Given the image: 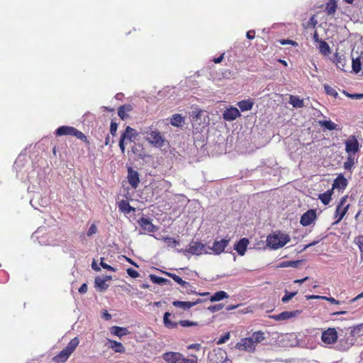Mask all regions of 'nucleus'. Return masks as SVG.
Masks as SVG:
<instances>
[{
    "label": "nucleus",
    "mask_w": 363,
    "mask_h": 363,
    "mask_svg": "<svg viewBox=\"0 0 363 363\" xmlns=\"http://www.w3.org/2000/svg\"><path fill=\"white\" fill-rule=\"evenodd\" d=\"M106 279L97 277L95 279V285L100 289V291H105L108 287V285L106 284Z\"/></svg>",
    "instance_id": "35"
},
{
    "label": "nucleus",
    "mask_w": 363,
    "mask_h": 363,
    "mask_svg": "<svg viewBox=\"0 0 363 363\" xmlns=\"http://www.w3.org/2000/svg\"><path fill=\"white\" fill-rule=\"evenodd\" d=\"M128 181L133 189H137L140 183L139 173L132 167L128 168Z\"/></svg>",
    "instance_id": "13"
},
{
    "label": "nucleus",
    "mask_w": 363,
    "mask_h": 363,
    "mask_svg": "<svg viewBox=\"0 0 363 363\" xmlns=\"http://www.w3.org/2000/svg\"><path fill=\"white\" fill-rule=\"evenodd\" d=\"M201 302V299H197L194 302L191 301H174L172 304L174 306L182 308L183 310H189L191 307L196 306V304Z\"/></svg>",
    "instance_id": "20"
},
{
    "label": "nucleus",
    "mask_w": 363,
    "mask_h": 363,
    "mask_svg": "<svg viewBox=\"0 0 363 363\" xmlns=\"http://www.w3.org/2000/svg\"><path fill=\"white\" fill-rule=\"evenodd\" d=\"M163 240L168 245L171 246H177L179 245V242L174 238H171L169 236L163 237Z\"/></svg>",
    "instance_id": "44"
},
{
    "label": "nucleus",
    "mask_w": 363,
    "mask_h": 363,
    "mask_svg": "<svg viewBox=\"0 0 363 363\" xmlns=\"http://www.w3.org/2000/svg\"><path fill=\"white\" fill-rule=\"evenodd\" d=\"M147 140L155 147H162L164 143V138L158 130L147 133Z\"/></svg>",
    "instance_id": "7"
},
{
    "label": "nucleus",
    "mask_w": 363,
    "mask_h": 363,
    "mask_svg": "<svg viewBox=\"0 0 363 363\" xmlns=\"http://www.w3.org/2000/svg\"><path fill=\"white\" fill-rule=\"evenodd\" d=\"M347 199V196H345L340 199L338 205L336 207L335 217L337 218L335 223H339L347 213L350 205L345 206Z\"/></svg>",
    "instance_id": "6"
},
{
    "label": "nucleus",
    "mask_w": 363,
    "mask_h": 363,
    "mask_svg": "<svg viewBox=\"0 0 363 363\" xmlns=\"http://www.w3.org/2000/svg\"><path fill=\"white\" fill-rule=\"evenodd\" d=\"M347 186V181L345 177L342 174H340L334 180L333 184V191L335 189L338 190H344Z\"/></svg>",
    "instance_id": "19"
},
{
    "label": "nucleus",
    "mask_w": 363,
    "mask_h": 363,
    "mask_svg": "<svg viewBox=\"0 0 363 363\" xmlns=\"http://www.w3.org/2000/svg\"><path fill=\"white\" fill-rule=\"evenodd\" d=\"M237 105L242 111H246L252 108L254 102L252 99H247L238 102Z\"/></svg>",
    "instance_id": "25"
},
{
    "label": "nucleus",
    "mask_w": 363,
    "mask_h": 363,
    "mask_svg": "<svg viewBox=\"0 0 363 363\" xmlns=\"http://www.w3.org/2000/svg\"><path fill=\"white\" fill-rule=\"evenodd\" d=\"M313 38L314 42H315V43H319L320 41L322 40L319 39L318 34V32L316 30H315V31H314V33L313 35Z\"/></svg>",
    "instance_id": "62"
},
{
    "label": "nucleus",
    "mask_w": 363,
    "mask_h": 363,
    "mask_svg": "<svg viewBox=\"0 0 363 363\" xmlns=\"http://www.w3.org/2000/svg\"><path fill=\"white\" fill-rule=\"evenodd\" d=\"M79 344V340L77 337L72 339L66 347L52 358L53 362L55 363L65 362L76 350Z\"/></svg>",
    "instance_id": "3"
},
{
    "label": "nucleus",
    "mask_w": 363,
    "mask_h": 363,
    "mask_svg": "<svg viewBox=\"0 0 363 363\" xmlns=\"http://www.w3.org/2000/svg\"><path fill=\"white\" fill-rule=\"evenodd\" d=\"M319 124L329 130L337 129V125L331 121H320Z\"/></svg>",
    "instance_id": "36"
},
{
    "label": "nucleus",
    "mask_w": 363,
    "mask_h": 363,
    "mask_svg": "<svg viewBox=\"0 0 363 363\" xmlns=\"http://www.w3.org/2000/svg\"><path fill=\"white\" fill-rule=\"evenodd\" d=\"M249 243V240L243 238L235 243L234 250H236L238 255L243 256L247 250Z\"/></svg>",
    "instance_id": "18"
},
{
    "label": "nucleus",
    "mask_w": 363,
    "mask_h": 363,
    "mask_svg": "<svg viewBox=\"0 0 363 363\" xmlns=\"http://www.w3.org/2000/svg\"><path fill=\"white\" fill-rule=\"evenodd\" d=\"M108 341L110 342L109 347L113 349L115 352L124 353L125 352V347L122 345L121 342L111 340H108Z\"/></svg>",
    "instance_id": "26"
},
{
    "label": "nucleus",
    "mask_w": 363,
    "mask_h": 363,
    "mask_svg": "<svg viewBox=\"0 0 363 363\" xmlns=\"http://www.w3.org/2000/svg\"><path fill=\"white\" fill-rule=\"evenodd\" d=\"M301 262L300 260H296V261H289V267H297L298 264Z\"/></svg>",
    "instance_id": "60"
},
{
    "label": "nucleus",
    "mask_w": 363,
    "mask_h": 363,
    "mask_svg": "<svg viewBox=\"0 0 363 363\" xmlns=\"http://www.w3.org/2000/svg\"><path fill=\"white\" fill-rule=\"evenodd\" d=\"M290 241V237L287 234L276 232L269 234L267 237V245L272 250H277L284 247Z\"/></svg>",
    "instance_id": "2"
},
{
    "label": "nucleus",
    "mask_w": 363,
    "mask_h": 363,
    "mask_svg": "<svg viewBox=\"0 0 363 363\" xmlns=\"http://www.w3.org/2000/svg\"><path fill=\"white\" fill-rule=\"evenodd\" d=\"M319 51L323 55H328L330 53V48L329 45L324 40H321L319 43Z\"/></svg>",
    "instance_id": "34"
},
{
    "label": "nucleus",
    "mask_w": 363,
    "mask_h": 363,
    "mask_svg": "<svg viewBox=\"0 0 363 363\" xmlns=\"http://www.w3.org/2000/svg\"><path fill=\"white\" fill-rule=\"evenodd\" d=\"M97 233V228L95 224H91V226L89 227L88 231H87V233L86 235L90 237L94 234H96Z\"/></svg>",
    "instance_id": "50"
},
{
    "label": "nucleus",
    "mask_w": 363,
    "mask_h": 363,
    "mask_svg": "<svg viewBox=\"0 0 363 363\" xmlns=\"http://www.w3.org/2000/svg\"><path fill=\"white\" fill-rule=\"evenodd\" d=\"M240 116L239 110L235 107L227 108L223 113V118L227 121H233Z\"/></svg>",
    "instance_id": "17"
},
{
    "label": "nucleus",
    "mask_w": 363,
    "mask_h": 363,
    "mask_svg": "<svg viewBox=\"0 0 363 363\" xmlns=\"http://www.w3.org/2000/svg\"><path fill=\"white\" fill-rule=\"evenodd\" d=\"M323 296H319V295H309V296H306V298L308 300H310V299H323Z\"/></svg>",
    "instance_id": "61"
},
{
    "label": "nucleus",
    "mask_w": 363,
    "mask_h": 363,
    "mask_svg": "<svg viewBox=\"0 0 363 363\" xmlns=\"http://www.w3.org/2000/svg\"><path fill=\"white\" fill-rule=\"evenodd\" d=\"M169 123L172 126L182 127L184 123V117L179 113L173 114L169 118Z\"/></svg>",
    "instance_id": "23"
},
{
    "label": "nucleus",
    "mask_w": 363,
    "mask_h": 363,
    "mask_svg": "<svg viewBox=\"0 0 363 363\" xmlns=\"http://www.w3.org/2000/svg\"><path fill=\"white\" fill-rule=\"evenodd\" d=\"M100 265L104 268V269H108L109 271H112V272H115V269L111 267V265H108V264L104 262L103 260L101 261L100 262Z\"/></svg>",
    "instance_id": "55"
},
{
    "label": "nucleus",
    "mask_w": 363,
    "mask_h": 363,
    "mask_svg": "<svg viewBox=\"0 0 363 363\" xmlns=\"http://www.w3.org/2000/svg\"><path fill=\"white\" fill-rule=\"evenodd\" d=\"M301 313L299 310L292 311H283L279 314L272 315L269 316L270 318L274 319L277 321L286 320L293 318L296 317Z\"/></svg>",
    "instance_id": "10"
},
{
    "label": "nucleus",
    "mask_w": 363,
    "mask_h": 363,
    "mask_svg": "<svg viewBox=\"0 0 363 363\" xmlns=\"http://www.w3.org/2000/svg\"><path fill=\"white\" fill-rule=\"evenodd\" d=\"M137 135V131L135 129L130 128V126H127L121 136H125L124 141L125 140L132 141L133 138H135Z\"/></svg>",
    "instance_id": "28"
},
{
    "label": "nucleus",
    "mask_w": 363,
    "mask_h": 363,
    "mask_svg": "<svg viewBox=\"0 0 363 363\" xmlns=\"http://www.w3.org/2000/svg\"><path fill=\"white\" fill-rule=\"evenodd\" d=\"M338 338L335 328H329L324 330L321 335V340L325 345H332L337 342Z\"/></svg>",
    "instance_id": "5"
},
{
    "label": "nucleus",
    "mask_w": 363,
    "mask_h": 363,
    "mask_svg": "<svg viewBox=\"0 0 363 363\" xmlns=\"http://www.w3.org/2000/svg\"><path fill=\"white\" fill-rule=\"evenodd\" d=\"M230 333H225L218 339V340L217 341V344L220 345L225 343L227 340L230 339Z\"/></svg>",
    "instance_id": "48"
},
{
    "label": "nucleus",
    "mask_w": 363,
    "mask_h": 363,
    "mask_svg": "<svg viewBox=\"0 0 363 363\" xmlns=\"http://www.w3.org/2000/svg\"><path fill=\"white\" fill-rule=\"evenodd\" d=\"M228 294L224 291H219L216 292L213 296H211L210 301L211 302L219 301L222 299L227 298Z\"/></svg>",
    "instance_id": "32"
},
{
    "label": "nucleus",
    "mask_w": 363,
    "mask_h": 363,
    "mask_svg": "<svg viewBox=\"0 0 363 363\" xmlns=\"http://www.w3.org/2000/svg\"><path fill=\"white\" fill-rule=\"evenodd\" d=\"M125 136H121L120 140H119V147L121 150V152L123 153L125 152V141H124Z\"/></svg>",
    "instance_id": "56"
},
{
    "label": "nucleus",
    "mask_w": 363,
    "mask_h": 363,
    "mask_svg": "<svg viewBox=\"0 0 363 363\" xmlns=\"http://www.w3.org/2000/svg\"><path fill=\"white\" fill-rule=\"evenodd\" d=\"M126 272L127 274L132 278H138L140 276V274L132 268L127 269Z\"/></svg>",
    "instance_id": "49"
},
{
    "label": "nucleus",
    "mask_w": 363,
    "mask_h": 363,
    "mask_svg": "<svg viewBox=\"0 0 363 363\" xmlns=\"http://www.w3.org/2000/svg\"><path fill=\"white\" fill-rule=\"evenodd\" d=\"M316 218V210L309 209L301 216L300 223L304 227L308 226L315 220Z\"/></svg>",
    "instance_id": "9"
},
{
    "label": "nucleus",
    "mask_w": 363,
    "mask_h": 363,
    "mask_svg": "<svg viewBox=\"0 0 363 363\" xmlns=\"http://www.w3.org/2000/svg\"><path fill=\"white\" fill-rule=\"evenodd\" d=\"M111 333L113 335L121 337L128 333V330L126 328H122L119 326H113L111 328Z\"/></svg>",
    "instance_id": "27"
},
{
    "label": "nucleus",
    "mask_w": 363,
    "mask_h": 363,
    "mask_svg": "<svg viewBox=\"0 0 363 363\" xmlns=\"http://www.w3.org/2000/svg\"><path fill=\"white\" fill-rule=\"evenodd\" d=\"M333 62L338 69L345 71V67L346 65V59L342 55H340V53L336 52L334 55Z\"/></svg>",
    "instance_id": "22"
},
{
    "label": "nucleus",
    "mask_w": 363,
    "mask_h": 363,
    "mask_svg": "<svg viewBox=\"0 0 363 363\" xmlns=\"http://www.w3.org/2000/svg\"><path fill=\"white\" fill-rule=\"evenodd\" d=\"M225 53H222L219 57H215L213 61L216 64L220 63L224 58Z\"/></svg>",
    "instance_id": "59"
},
{
    "label": "nucleus",
    "mask_w": 363,
    "mask_h": 363,
    "mask_svg": "<svg viewBox=\"0 0 363 363\" xmlns=\"http://www.w3.org/2000/svg\"><path fill=\"white\" fill-rule=\"evenodd\" d=\"M323 300H326V301H329L332 304L338 305V304L340 303V301L335 299L333 297L323 296Z\"/></svg>",
    "instance_id": "54"
},
{
    "label": "nucleus",
    "mask_w": 363,
    "mask_h": 363,
    "mask_svg": "<svg viewBox=\"0 0 363 363\" xmlns=\"http://www.w3.org/2000/svg\"><path fill=\"white\" fill-rule=\"evenodd\" d=\"M354 165V157L349 155L347 160L344 162V168L347 170H351Z\"/></svg>",
    "instance_id": "43"
},
{
    "label": "nucleus",
    "mask_w": 363,
    "mask_h": 363,
    "mask_svg": "<svg viewBox=\"0 0 363 363\" xmlns=\"http://www.w3.org/2000/svg\"><path fill=\"white\" fill-rule=\"evenodd\" d=\"M350 98L352 99H362L363 98V94H348Z\"/></svg>",
    "instance_id": "63"
},
{
    "label": "nucleus",
    "mask_w": 363,
    "mask_h": 363,
    "mask_svg": "<svg viewBox=\"0 0 363 363\" xmlns=\"http://www.w3.org/2000/svg\"><path fill=\"white\" fill-rule=\"evenodd\" d=\"M171 315L172 314L169 312H165L163 317L164 325L168 329H176L178 327V325H180L184 328L197 326L199 325L198 322L191 321L189 320H182L179 322L172 321L169 318Z\"/></svg>",
    "instance_id": "4"
},
{
    "label": "nucleus",
    "mask_w": 363,
    "mask_h": 363,
    "mask_svg": "<svg viewBox=\"0 0 363 363\" xmlns=\"http://www.w3.org/2000/svg\"><path fill=\"white\" fill-rule=\"evenodd\" d=\"M355 242L357 244L362 255H363V235L357 237L355 238Z\"/></svg>",
    "instance_id": "45"
},
{
    "label": "nucleus",
    "mask_w": 363,
    "mask_h": 363,
    "mask_svg": "<svg viewBox=\"0 0 363 363\" xmlns=\"http://www.w3.org/2000/svg\"><path fill=\"white\" fill-rule=\"evenodd\" d=\"M352 64L353 71L355 73L359 72V71L361 70V62L359 58L357 57L356 59H352Z\"/></svg>",
    "instance_id": "41"
},
{
    "label": "nucleus",
    "mask_w": 363,
    "mask_h": 363,
    "mask_svg": "<svg viewBox=\"0 0 363 363\" xmlns=\"http://www.w3.org/2000/svg\"><path fill=\"white\" fill-rule=\"evenodd\" d=\"M324 89L327 94L333 96L335 98H336L338 95V93L337 92V91L335 89H333V87H331L330 86H329L328 84L324 85Z\"/></svg>",
    "instance_id": "42"
},
{
    "label": "nucleus",
    "mask_w": 363,
    "mask_h": 363,
    "mask_svg": "<svg viewBox=\"0 0 363 363\" xmlns=\"http://www.w3.org/2000/svg\"><path fill=\"white\" fill-rule=\"evenodd\" d=\"M87 290H88V287H87V285L86 284H83L78 289V291L80 293V294H85L87 292Z\"/></svg>",
    "instance_id": "58"
},
{
    "label": "nucleus",
    "mask_w": 363,
    "mask_h": 363,
    "mask_svg": "<svg viewBox=\"0 0 363 363\" xmlns=\"http://www.w3.org/2000/svg\"><path fill=\"white\" fill-rule=\"evenodd\" d=\"M118 124L116 122L111 121L110 125V133L112 135H115L117 131Z\"/></svg>",
    "instance_id": "53"
},
{
    "label": "nucleus",
    "mask_w": 363,
    "mask_h": 363,
    "mask_svg": "<svg viewBox=\"0 0 363 363\" xmlns=\"http://www.w3.org/2000/svg\"><path fill=\"white\" fill-rule=\"evenodd\" d=\"M229 239H221L220 240H215L211 248L215 255H220L224 252L225 247L228 245Z\"/></svg>",
    "instance_id": "14"
},
{
    "label": "nucleus",
    "mask_w": 363,
    "mask_h": 363,
    "mask_svg": "<svg viewBox=\"0 0 363 363\" xmlns=\"http://www.w3.org/2000/svg\"><path fill=\"white\" fill-rule=\"evenodd\" d=\"M180 363H197V358L196 356H193L192 358L188 359L184 357V356L182 358Z\"/></svg>",
    "instance_id": "51"
},
{
    "label": "nucleus",
    "mask_w": 363,
    "mask_h": 363,
    "mask_svg": "<svg viewBox=\"0 0 363 363\" xmlns=\"http://www.w3.org/2000/svg\"><path fill=\"white\" fill-rule=\"evenodd\" d=\"M130 110L131 107L130 105L121 106L118 108V114L122 120H124L128 116V114L126 113V111H130Z\"/></svg>",
    "instance_id": "33"
},
{
    "label": "nucleus",
    "mask_w": 363,
    "mask_h": 363,
    "mask_svg": "<svg viewBox=\"0 0 363 363\" xmlns=\"http://www.w3.org/2000/svg\"><path fill=\"white\" fill-rule=\"evenodd\" d=\"M205 250V245L200 242L192 241L186 249V252L191 254L199 255L202 254V252Z\"/></svg>",
    "instance_id": "16"
},
{
    "label": "nucleus",
    "mask_w": 363,
    "mask_h": 363,
    "mask_svg": "<svg viewBox=\"0 0 363 363\" xmlns=\"http://www.w3.org/2000/svg\"><path fill=\"white\" fill-rule=\"evenodd\" d=\"M164 274L168 276L169 277L172 278L175 282L179 284L180 286H182L185 281H184L178 275L170 273V272H164Z\"/></svg>",
    "instance_id": "40"
},
{
    "label": "nucleus",
    "mask_w": 363,
    "mask_h": 363,
    "mask_svg": "<svg viewBox=\"0 0 363 363\" xmlns=\"http://www.w3.org/2000/svg\"><path fill=\"white\" fill-rule=\"evenodd\" d=\"M255 31L254 30H248L246 33V37L252 40L255 38Z\"/></svg>",
    "instance_id": "57"
},
{
    "label": "nucleus",
    "mask_w": 363,
    "mask_h": 363,
    "mask_svg": "<svg viewBox=\"0 0 363 363\" xmlns=\"http://www.w3.org/2000/svg\"><path fill=\"white\" fill-rule=\"evenodd\" d=\"M151 280L156 284H162L167 281V280L162 277H156L155 275H151Z\"/></svg>",
    "instance_id": "46"
},
{
    "label": "nucleus",
    "mask_w": 363,
    "mask_h": 363,
    "mask_svg": "<svg viewBox=\"0 0 363 363\" xmlns=\"http://www.w3.org/2000/svg\"><path fill=\"white\" fill-rule=\"evenodd\" d=\"M333 194V189H329L325 192L320 194L318 198L324 205H328L331 201Z\"/></svg>",
    "instance_id": "30"
},
{
    "label": "nucleus",
    "mask_w": 363,
    "mask_h": 363,
    "mask_svg": "<svg viewBox=\"0 0 363 363\" xmlns=\"http://www.w3.org/2000/svg\"><path fill=\"white\" fill-rule=\"evenodd\" d=\"M359 150V142L357 140L356 137L354 135H351L346 141H345V151L351 155V154H355Z\"/></svg>",
    "instance_id": "11"
},
{
    "label": "nucleus",
    "mask_w": 363,
    "mask_h": 363,
    "mask_svg": "<svg viewBox=\"0 0 363 363\" xmlns=\"http://www.w3.org/2000/svg\"><path fill=\"white\" fill-rule=\"evenodd\" d=\"M250 338L252 340L253 345L256 346V344L262 342L264 339V333L262 331H257L252 334Z\"/></svg>",
    "instance_id": "29"
},
{
    "label": "nucleus",
    "mask_w": 363,
    "mask_h": 363,
    "mask_svg": "<svg viewBox=\"0 0 363 363\" xmlns=\"http://www.w3.org/2000/svg\"><path fill=\"white\" fill-rule=\"evenodd\" d=\"M317 23L318 21L315 18V16L313 15L306 23H303V26L305 29H308L309 28H315Z\"/></svg>",
    "instance_id": "38"
},
{
    "label": "nucleus",
    "mask_w": 363,
    "mask_h": 363,
    "mask_svg": "<svg viewBox=\"0 0 363 363\" xmlns=\"http://www.w3.org/2000/svg\"><path fill=\"white\" fill-rule=\"evenodd\" d=\"M138 223L140 228L145 232L147 233H155L157 230V226H155L152 223L150 218L145 217L143 216L138 220Z\"/></svg>",
    "instance_id": "12"
},
{
    "label": "nucleus",
    "mask_w": 363,
    "mask_h": 363,
    "mask_svg": "<svg viewBox=\"0 0 363 363\" xmlns=\"http://www.w3.org/2000/svg\"><path fill=\"white\" fill-rule=\"evenodd\" d=\"M289 103L294 108H302L304 106L303 100L299 99L298 96L291 95L289 98Z\"/></svg>",
    "instance_id": "31"
},
{
    "label": "nucleus",
    "mask_w": 363,
    "mask_h": 363,
    "mask_svg": "<svg viewBox=\"0 0 363 363\" xmlns=\"http://www.w3.org/2000/svg\"><path fill=\"white\" fill-rule=\"evenodd\" d=\"M183 354L177 352H167L162 354V359L167 363H180Z\"/></svg>",
    "instance_id": "15"
},
{
    "label": "nucleus",
    "mask_w": 363,
    "mask_h": 363,
    "mask_svg": "<svg viewBox=\"0 0 363 363\" xmlns=\"http://www.w3.org/2000/svg\"><path fill=\"white\" fill-rule=\"evenodd\" d=\"M118 209L121 212L129 214L131 212H135V208L131 206L127 200H121L118 203Z\"/></svg>",
    "instance_id": "21"
},
{
    "label": "nucleus",
    "mask_w": 363,
    "mask_h": 363,
    "mask_svg": "<svg viewBox=\"0 0 363 363\" xmlns=\"http://www.w3.org/2000/svg\"><path fill=\"white\" fill-rule=\"evenodd\" d=\"M337 9V4L336 0H329L326 3L325 11L327 15L331 16V15L335 14Z\"/></svg>",
    "instance_id": "24"
},
{
    "label": "nucleus",
    "mask_w": 363,
    "mask_h": 363,
    "mask_svg": "<svg viewBox=\"0 0 363 363\" xmlns=\"http://www.w3.org/2000/svg\"><path fill=\"white\" fill-rule=\"evenodd\" d=\"M224 305L222 304V303H219V304H216V305H213V306H211L208 308V309L212 312V313H215V312H217L220 310H221L223 308Z\"/></svg>",
    "instance_id": "47"
},
{
    "label": "nucleus",
    "mask_w": 363,
    "mask_h": 363,
    "mask_svg": "<svg viewBox=\"0 0 363 363\" xmlns=\"http://www.w3.org/2000/svg\"><path fill=\"white\" fill-rule=\"evenodd\" d=\"M55 134L56 136L59 137L67 135L76 137L77 139L83 141L86 144L87 149H89L90 141L88 140L87 137L82 131L74 127L68 125L60 126L55 130Z\"/></svg>",
    "instance_id": "1"
},
{
    "label": "nucleus",
    "mask_w": 363,
    "mask_h": 363,
    "mask_svg": "<svg viewBox=\"0 0 363 363\" xmlns=\"http://www.w3.org/2000/svg\"><path fill=\"white\" fill-rule=\"evenodd\" d=\"M235 348L240 351H245L247 352H254L255 350V345H253L252 340L250 337L242 338L238 342Z\"/></svg>",
    "instance_id": "8"
},
{
    "label": "nucleus",
    "mask_w": 363,
    "mask_h": 363,
    "mask_svg": "<svg viewBox=\"0 0 363 363\" xmlns=\"http://www.w3.org/2000/svg\"><path fill=\"white\" fill-rule=\"evenodd\" d=\"M279 43L281 45H292L293 46L298 45V43L296 42L291 40H288V39L287 40L286 39L280 40Z\"/></svg>",
    "instance_id": "52"
},
{
    "label": "nucleus",
    "mask_w": 363,
    "mask_h": 363,
    "mask_svg": "<svg viewBox=\"0 0 363 363\" xmlns=\"http://www.w3.org/2000/svg\"><path fill=\"white\" fill-rule=\"evenodd\" d=\"M91 267L94 271L99 272L100 271V267L97 265L96 262L94 261L91 264Z\"/></svg>",
    "instance_id": "64"
},
{
    "label": "nucleus",
    "mask_w": 363,
    "mask_h": 363,
    "mask_svg": "<svg viewBox=\"0 0 363 363\" xmlns=\"http://www.w3.org/2000/svg\"><path fill=\"white\" fill-rule=\"evenodd\" d=\"M284 293L285 294L281 298V301L282 303H286L291 300L298 294V291L289 292L287 290H285Z\"/></svg>",
    "instance_id": "39"
},
{
    "label": "nucleus",
    "mask_w": 363,
    "mask_h": 363,
    "mask_svg": "<svg viewBox=\"0 0 363 363\" xmlns=\"http://www.w3.org/2000/svg\"><path fill=\"white\" fill-rule=\"evenodd\" d=\"M181 286L184 290V292L187 294H196L195 288L189 282L185 281Z\"/></svg>",
    "instance_id": "37"
}]
</instances>
